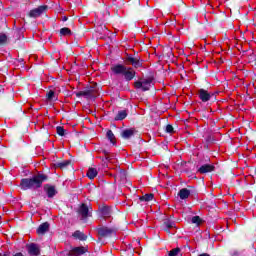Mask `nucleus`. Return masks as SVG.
<instances>
[{
    "instance_id": "1",
    "label": "nucleus",
    "mask_w": 256,
    "mask_h": 256,
    "mask_svg": "<svg viewBox=\"0 0 256 256\" xmlns=\"http://www.w3.org/2000/svg\"><path fill=\"white\" fill-rule=\"evenodd\" d=\"M47 181V176L44 174H37L32 178H23L20 182V187L23 191H28V189H40L43 186V182Z\"/></svg>"
},
{
    "instance_id": "2",
    "label": "nucleus",
    "mask_w": 256,
    "mask_h": 256,
    "mask_svg": "<svg viewBox=\"0 0 256 256\" xmlns=\"http://www.w3.org/2000/svg\"><path fill=\"white\" fill-rule=\"evenodd\" d=\"M111 69L115 75H123L124 79L127 81H133V79H135V70L131 67H127L123 64H117Z\"/></svg>"
},
{
    "instance_id": "3",
    "label": "nucleus",
    "mask_w": 256,
    "mask_h": 256,
    "mask_svg": "<svg viewBox=\"0 0 256 256\" xmlns=\"http://www.w3.org/2000/svg\"><path fill=\"white\" fill-rule=\"evenodd\" d=\"M151 83H153L152 78L143 79L142 81L135 82L134 87H136V89H142V91H149Z\"/></svg>"
},
{
    "instance_id": "4",
    "label": "nucleus",
    "mask_w": 256,
    "mask_h": 256,
    "mask_svg": "<svg viewBox=\"0 0 256 256\" xmlns=\"http://www.w3.org/2000/svg\"><path fill=\"white\" fill-rule=\"evenodd\" d=\"M76 97H85V99H95L97 97V91L93 88H89L84 91H80L76 93Z\"/></svg>"
},
{
    "instance_id": "5",
    "label": "nucleus",
    "mask_w": 256,
    "mask_h": 256,
    "mask_svg": "<svg viewBox=\"0 0 256 256\" xmlns=\"http://www.w3.org/2000/svg\"><path fill=\"white\" fill-rule=\"evenodd\" d=\"M97 231L100 237H111V235H115V233H117V229L105 226L98 228Z\"/></svg>"
},
{
    "instance_id": "6",
    "label": "nucleus",
    "mask_w": 256,
    "mask_h": 256,
    "mask_svg": "<svg viewBox=\"0 0 256 256\" xmlns=\"http://www.w3.org/2000/svg\"><path fill=\"white\" fill-rule=\"evenodd\" d=\"M47 9V5L39 6L38 8H35L29 12V17L37 19V17H41V15H43Z\"/></svg>"
},
{
    "instance_id": "7",
    "label": "nucleus",
    "mask_w": 256,
    "mask_h": 256,
    "mask_svg": "<svg viewBox=\"0 0 256 256\" xmlns=\"http://www.w3.org/2000/svg\"><path fill=\"white\" fill-rule=\"evenodd\" d=\"M99 213L103 219H109L111 215H113V211L111 210V207L107 205H102L99 207Z\"/></svg>"
},
{
    "instance_id": "8",
    "label": "nucleus",
    "mask_w": 256,
    "mask_h": 256,
    "mask_svg": "<svg viewBox=\"0 0 256 256\" xmlns=\"http://www.w3.org/2000/svg\"><path fill=\"white\" fill-rule=\"evenodd\" d=\"M85 253H87V247H74L69 251L68 256H81L85 255Z\"/></svg>"
},
{
    "instance_id": "9",
    "label": "nucleus",
    "mask_w": 256,
    "mask_h": 256,
    "mask_svg": "<svg viewBox=\"0 0 256 256\" xmlns=\"http://www.w3.org/2000/svg\"><path fill=\"white\" fill-rule=\"evenodd\" d=\"M198 97L203 103H207V101H211V97H213V95L208 93L205 89H200L198 90Z\"/></svg>"
},
{
    "instance_id": "10",
    "label": "nucleus",
    "mask_w": 256,
    "mask_h": 256,
    "mask_svg": "<svg viewBox=\"0 0 256 256\" xmlns=\"http://www.w3.org/2000/svg\"><path fill=\"white\" fill-rule=\"evenodd\" d=\"M28 249V253L31 256H37L40 255L41 253V249L39 248V245L35 244V243H31L27 246Z\"/></svg>"
},
{
    "instance_id": "11",
    "label": "nucleus",
    "mask_w": 256,
    "mask_h": 256,
    "mask_svg": "<svg viewBox=\"0 0 256 256\" xmlns=\"http://www.w3.org/2000/svg\"><path fill=\"white\" fill-rule=\"evenodd\" d=\"M215 171V166L212 164H204L198 169V173L205 174Z\"/></svg>"
},
{
    "instance_id": "12",
    "label": "nucleus",
    "mask_w": 256,
    "mask_h": 256,
    "mask_svg": "<svg viewBox=\"0 0 256 256\" xmlns=\"http://www.w3.org/2000/svg\"><path fill=\"white\" fill-rule=\"evenodd\" d=\"M127 61H129V63H131V65L133 67H135V69H139V67H142V65H143V63L141 62V60L139 58H135L132 56H128Z\"/></svg>"
},
{
    "instance_id": "13",
    "label": "nucleus",
    "mask_w": 256,
    "mask_h": 256,
    "mask_svg": "<svg viewBox=\"0 0 256 256\" xmlns=\"http://www.w3.org/2000/svg\"><path fill=\"white\" fill-rule=\"evenodd\" d=\"M78 213L81 215L82 219H87V217L90 215L89 207H87L85 204H82L78 210Z\"/></svg>"
},
{
    "instance_id": "14",
    "label": "nucleus",
    "mask_w": 256,
    "mask_h": 256,
    "mask_svg": "<svg viewBox=\"0 0 256 256\" xmlns=\"http://www.w3.org/2000/svg\"><path fill=\"white\" fill-rule=\"evenodd\" d=\"M135 133H137V131L133 128L126 129V130L122 131V137H123V139H131V137H133V135H135Z\"/></svg>"
},
{
    "instance_id": "15",
    "label": "nucleus",
    "mask_w": 256,
    "mask_h": 256,
    "mask_svg": "<svg viewBox=\"0 0 256 256\" xmlns=\"http://www.w3.org/2000/svg\"><path fill=\"white\" fill-rule=\"evenodd\" d=\"M49 231V223L45 222L42 223L38 228H37V233L39 235H45Z\"/></svg>"
},
{
    "instance_id": "16",
    "label": "nucleus",
    "mask_w": 256,
    "mask_h": 256,
    "mask_svg": "<svg viewBox=\"0 0 256 256\" xmlns=\"http://www.w3.org/2000/svg\"><path fill=\"white\" fill-rule=\"evenodd\" d=\"M189 195H191V191L187 188H182L179 193L178 196L180 197V199L184 200V199H188Z\"/></svg>"
},
{
    "instance_id": "17",
    "label": "nucleus",
    "mask_w": 256,
    "mask_h": 256,
    "mask_svg": "<svg viewBox=\"0 0 256 256\" xmlns=\"http://www.w3.org/2000/svg\"><path fill=\"white\" fill-rule=\"evenodd\" d=\"M45 190L49 198H53L57 195V190H55L54 186H45Z\"/></svg>"
},
{
    "instance_id": "18",
    "label": "nucleus",
    "mask_w": 256,
    "mask_h": 256,
    "mask_svg": "<svg viewBox=\"0 0 256 256\" xmlns=\"http://www.w3.org/2000/svg\"><path fill=\"white\" fill-rule=\"evenodd\" d=\"M69 165H71L70 160H63L61 162H57L55 164V167H57L58 169H67V167H69Z\"/></svg>"
},
{
    "instance_id": "19",
    "label": "nucleus",
    "mask_w": 256,
    "mask_h": 256,
    "mask_svg": "<svg viewBox=\"0 0 256 256\" xmlns=\"http://www.w3.org/2000/svg\"><path fill=\"white\" fill-rule=\"evenodd\" d=\"M73 237L75 239H79V241H87V235H85L83 232L77 230L73 233Z\"/></svg>"
},
{
    "instance_id": "20",
    "label": "nucleus",
    "mask_w": 256,
    "mask_h": 256,
    "mask_svg": "<svg viewBox=\"0 0 256 256\" xmlns=\"http://www.w3.org/2000/svg\"><path fill=\"white\" fill-rule=\"evenodd\" d=\"M127 117V111L122 110L119 111L118 114L115 117V121H123Z\"/></svg>"
},
{
    "instance_id": "21",
    "label": "nucleus",
    "mask_w": 256,
    "mask_h": 256,
    "mask_svg": "<svg viewBox=\"0 0 256 256\" xmlns=\"http://www.w3.org/2000/svg\"><path fill=\"white\" fill-rule=\"evenodd\" d=\"M97 169L95 168H89L87 172L88 179H94L97 177Z\"/></svg>"
},
{
    "instance_id": "22",
    "label": "nucleus",
    "mask_w": 256,
    "mask_h": 256,
    "mask_svg": "<svg viewBox=\"0 0 256 256\" xmlns=\"http://www.w3.org/2000/svg\"><path fill=\"white\" fill-rule=\"evenodd\" d=\"M106 135H107V138L109 139L110 143L115 145V134H113V131L108 130Z\"/></svg>"
},
{
    "instance_id": "23",
    "label": "nucleus",
    "mask_w": 256,
    "mask_h": 256,
    "mask_svg": "<svg viewBox=\"0 0 256 256\" xmlns=\"http://www.w3.org/2000/svg\"><path fill=\"white\" fill-rule=\"evenodd\" d=\"M46 97L48 101H55L57 100V97H55V92L53 90H50L47 94Z\"/></svg>"
},
{
    "instance_id": "24",
    "label": "nucleus",
    "mask_w": 256,
    "mask_h": 256,
    "mask_svg": "<svg viewBox=\"0 0 256 256\" xmlns=\"http://www.w3.org/2000/svg\"><path fill=\"white\" fill-rule=\"evenodd\" d=\"M121 179V181H125V172L124 171H120L116 174L115 176V181Z\"/></svg>"
},
{
    "instance_id": "25",
    "label": "nucleus",
    "mask_w": 256,
    "mask_h": 256,
    "mask_svg": "<svg viewBox=\"0 0 256 256\" xmlns=\"http://www.w3.org/2000/svg\"><path fill=\"white\" fill-rule=\"evenodd\" d=\"M164 225L167 229H173V227H175V222H172L170 220H165Z\"/></svg>"
},
{
    "instance_id": "26",
    "label": "nucleus",
    "mask_w": 256,
    "mask_h": 256,
    "mask_svg": "<svg viewBox=\"0 0 256 256\" xmlns=\"http://www.w3.org/2000/svg\"><path fill=\"white\" fill-rule=\"evenodd\" d=\"M56 133L60 135V137H63L65 135V128H63V126H58L56 128Z\"/></svg>"
},
{
    "instance_id": "27",
    "label": "nucleus",
    "mask_w": 256,
    "mask_h": 256,
    "mask_svg": "<svg viewBox=\"0 0 256 256\" xmlns=\"http://www.w3.org/2000/svg\"><path fill=\"white\" fill-rule=\"evenodd\" d=\"M141 201H153V194H145L140 198Z\"/></svg>"
},
{
    "instance_id": "28",
    "label": "nucleus",
    "mask_w": 256,
    "mask_h": 256,
    "mask_svg": "<svg viewBox=\"0 0 256 256\" xmlns=\"http://www.w3.org/2000/svg\"><path fill=\"white\" fill-rule=\"evenodd\" d=\"M60 34L64 36L71 35V29L64 27L60 30Z\"/></svg>"
},
{
    "instance_id": "29",
    "label": "nucleus",
    "mask_w": 256,
    "mask_h": 256,
    "mask_svg": "<svg viewBox=\"0 0 256 256\" xmlns=\"http://www.w3.org/2000/svg\"><path fill=\"white\" fill-rule=\"evenodd\" d=\"M179 251H181L179 248H175L169 252V256H178Z\"/></svg>"
},
{
    "instance_id": "30",
    "label": "nucleus",
    "mask_w": 256,
    "mask_h": 256,
    "mask_svg": "<svg viewBox=\"0 0 256 256\" xmlns=\"http://www.w3.org/2000/svg\"><path fill=\"white\" fill-rule=\"evenodd\" d=\"M192 223H196V225H199V223H201V218L199 216H194L192 218Z\"/></svg>"
},
{
    "instance_id": "31",
    "label": "nucleus",
    "mask_w": 256,
    "mask_h": 256,
    "mask_svg": "<svg viewBox=\"0 0 256 256\" xmlns=\"http://www.w3.org/2000/svg\"><path fill=\"white\" fill-rule=\"evenodd\" d=\"M7 41V35L2 34L0 35V45H2V43H5Z\"/></svg>"
},
{
    "instance_id": "32",
    "label": "nucleus",
    "mask_w": 256,
    "mask_h": 256,
    "mask_svg": "<svg viewBox=\"0 0 256 256\" xmlns=\"http://www.w3.org/2000/svg\"><path fill=\"white\" fill-rule=\"evenodd\" d=\"M166 133H173V126L171 124L166 126Z\"/></svg>"
},
{
    "instance_id": "33",
    "label": "nucleus",
    "mask_w": 256,
    "mask_h": 256,
    "mask_svg": "<svg viewBox=\"0 0 256 256\" xmlns=\"http://www.w3.org/2000/svg\"><path fill=\"white\" fill-rule=\"evenodd\" d=\"M3 256H9V255H7V254H4ZM14 256H23V253H21V252H18V253H16Z\"/></svg>"
},
{
    "instance_id": "34",
    "label": "nucleus",
    "mask_w": 256,
    "mask_h": 256,
    "mask_svg": "<svg viewBox=\"0 0 256 256\" xmlns=\"http://www.w3.org/2000/svg\"><path fill=\"white\" fill-rule=\"evenodd\" d=\"M169 229H170V228H166V229H165L166 233H170Z\"/></svg>"
},
{
    "instance_id": "35",
    "label": "nucleus",
    "mask_w": 256,
    "mask_h": 256,
    "mask_svg": "<svg viewBox=\"0 0 256 256\" xmlns=\"http://www.w3.org/2000/svg\"><path fill=\"white\" fill-rule=\"evenodd\" d=\"M105 160H106V161H109V157H106Z\"/></svg>"
}]
</instances>
